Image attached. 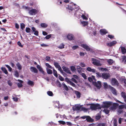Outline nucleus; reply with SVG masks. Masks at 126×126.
<instances>
[{"label": "nucleus", "instance_id": "35", "mask_svg": "<svg viewBox=\"0 0 126 126\" xmlns=\"http://www.w3.org/2000/svg\"><path fill=\"white\" fill-rule=\"evenodd\" d=\"M81 23L83 25V26H87L88 24V22L86 21H82L81 22Z\"/></svg>", "mask_w": 126, "mask_h": 126}, {"label": "nucleus", "instance_id": "52", "mask_svg": "<svg viewBox=\"0 0 126 126\" xmlns=\"http://www.w3.org/2000/svg\"><path fill=\"white\" fill-rule=\"evenodd\" d=\"M71 80L73 81L74 82L76 83H78V81L74 78H71Z\"/></svg>", "mask_w": 126, "mask_h": 126}, {"label": "nucleus", "instance_id": "8", "mask_svg": "<svg viewBox=\"0 0 126 126\" xmlns=\"http://www.w3.org/2000/svg\"><path fill=\"white\" fill-rule=\"evenodd\" d=\"M81 46L85 49L87 51H90V47L86 44H82L81 45Z\"/></svg>", "mask_w": 126, "mask_h": 126}, {"label": "nucleus", "instance_id": "11", "mask_svg": "<svg viewBox=\"0 0 126 126\" xmlns=\"http://www.w3.org/2000/svg\"><path fill=\"white\" fill-rule=\"evenodd\" d=\"M117 43V42L115 41H113L107 43V46H108L111 47L114 46Z\"/></svg>", "mask_w": 126, "mask_h": 126}, {"label": "nucleus", "instance_id": "3", "mask_svg": "<svg viewBox=\"0 0 126 126\" xmlns=\"http://www.w3.org/2000/svg\"><path fill=\"white\" fill-rule=\"evenodd\" d=\"M111 83L112 85L118 86L119 83L117 79L115 78H112L111 80Z\"/></svg>", "mask_w": 126, "mask_h": 126}, {"label": "nucleus", "instance_id": "41", "mask_svg": "<svg viewBox=\"0 0 126 126\" xmlns=\"http://www.w3.org/2000/svg\"><path fill=\"white\" fill-rule=\"evenodd\" d=\"M81 75L84 79H87V76L85 73H82L81 74Z\"/></svg>", "mask_w": 126, "mask_h": 126}, {"label": "nucleus", "instance_id": "45", "mask_svg": "<svg viewBox=\"0 0 126 126\" xmlns=\"http://www.w3.org/2000/svg\"><path fill=\"white\" fill-rule=\"evenodd\" d=\"M96 76L98 78H100L102 77V74L101 75V74L99 72L96 73Z\"/></svg>", "mask_w": 126, "mask_h": 126}, {"label": "nucleus", "instance_id": "60", "mask_svg": "<svg viewBox=\"0 0 126 126\" xmlns=\"http://www.w3.org/2000/svg\"><path fill=\"white\" fill-rule=\"evenodd\" d=\"M108 37L110 38V39H112L114 37V36L112 35H110V34H109L108 35Z\"/></svg>", "mask_w": 126, "mask_h": 126}, {"label": "nucleus", "instance_id": "50", "mask_svg": "<svg viewBox=\"0 0 126 126\" xmlns=\"http://www.w3.org/2000/svg\"><path fill=\"white\" fill-rule=\"evenodd\" d=\"M59 78L61 81H63L64 80V78L61 75H59Z\"/></svg>", "mask_w": 126, "mask_h": 126}, {"label": "nucleus", "instance_id": "49", "mask_svg": "<svg viewBox=\"0 0 126 126\" xmlns=\"http://www.w3.org/2000/svg\"><path fill=\"white\" fill-rule=\"evenodd\" d=\"M121 95L122 97L124 98L126 96V94H125V93L124 92H122L121 93Z\"/></svg>", "mask_w": 126, "mask_h": 126}, {"label": "nucleus", "instance_id": "55", "mask_svg": "<svg viewBox=\"0 0 126 126\" xmlns=\"http://www.w3.org/2000/svg\"><path fill=\"white\" fill-rule=\"evenodd\" d=\"M51 36V34L48 35H47L45 37V38L47 39H49Z\"/></svg>", "mask_w": 126, "mask_h": 126}, {"label": "nucleus", "instance_id": "63", "mask_svg": "<svg viewBox=\"0 0 126 126\" xmlns=\"http://www.w3.org/2000/svg\"><path fill=\"white\" fill-rule=\"evenodd\" d=\"M88 79L89 81L91 82L93 81L92 78L91 77H90L88 78Z\"/></svg>", "mask_w": 126, "mask_h": 126}, {"label": "nucleus", "instance_id": "61", "mask_svg": "<svg viewBox=\"0 0 126 126\" xmlns=\"http://www.w3.org/2000/svg\"><path fill=\"white\" fill-rule=\"evenodd\" d=\"M98 126H105V124L104 123H100L98 124Z\"/></svg>", "mask_w": 126, "mask_h": 126}, {"label": "nucleus", "instance_id": "21", "mask_svg": "<svg viewBox=\"0 0 126 126\" xmlns=\"http://www.w3.org/2000/svg\"><path fill=\"white\" fill-rule=\"evenodd\" d=\"M121 51L122 53L123 54H125L126 53V49L124 47L122 46L121 47Z\"/></svg>", "mask_w": 126, "mask_h": 126}, {"label": "nucleus", "instance_id": "2", "mask_svg": "<svg viewBox=\"0 0 126 126\" xmlns=\"http://www.w3.org/2000/svg\"><path fill=\"white\" fill-rule=\"evenodd\" d=\"M92 60L93 61V64L95 66H100L102 65V64L100 63V61L99 60L95 58H92Z\"/></svg>", "mask_w": 126, "mask_h": 126}, {"label": "nucleus", "instance_id": "28", "mask_svg": "<svg viewBox=\"0 0 126 126\" xmlns=\"http://www.w3.org/2000/svg\"><path fill=\"white\" fill-rule=\"evenodd\" d=\"M47 72L48 74H51L52 73V71L49 69L47 68H46Z\"/></svg>", "mask_w": 126, "mask_h": 126}, {"label": "nucleus", "instance_id": "25", "mask_svg": "<svg viewBox=\"0 0 126 126\" xmlns=\"http://www.w3.org/2000/svg\"><path fill=\"white\" fill-rule=\"evenodd\" d=\"M77 69L78 72L79 73H80L82 72V68H81L80 66H78Z\"/></svg>", "mask_w": 126, "mask_h": 126}, {"label": "nucleus", "instance_id": "23", "mask_svg": "<svg viewBox=\"0 0 126 126\" xmlns=\"http://www.w3.org/2000/svg\"><path fill=\"white\" fill-rule=\"evenodd\" d=\"M75 92L77 97L79 98L81 96V94L80 92L77 91H75Z\"/></svg>", "mask_w": 126, "mask_h": 126}, {"label": "nucleus", "instance_id": "20", "mask_svg": "<svg viewBox=\"0 0 126 126\" xmlns=\"http://www.w3.org/2000/svg\"><path fill=\"white\" fill-rule=\"evenodd\" d=\"M81 108V106L79 105L76 106L73 108L74 110H80Z\"/></svg>", "mask_w": 126, "mask_h": 126}, {"label": "nucleus", "instance_id": "29", "mask_svg": "<svg viewBox=\"0 0 126 126\" xmlns=\"http://www.w3.org/2000/svg\"><path fill=\"white\" fill-rule=\"evenodd\" d=\"M1 69L3 72L5 74H8V71L6 68L2 67L1 68Z\"/></svg>", "mask_w": 126, "mask_h": 126}, {"label": "nucleus", "instance_id": "10", "mask_svg": "<svg viewBox=\"0 0 126 126\" xmlns=\"http://www.w3.org/2000/svg\"><path fill=\"white\" fill-rule=\"evenodd\" d=\"M63 71L66 72L67 73L71 74V73L70 71L69 68L65 66H63L62 67Z\"/></svg>", "mask_w": 126, "mask_h": 126}, {"label": "nucleus", "instance_id": "14", "mask_svg": "<svg viewBox=\"0 0 126 126\" xmlns=\"http://www.w3.org/2000/svg\"><path fill=\"white\" fill-rule=\"evenodd\" d=\"M110 88L111 90V92L112 94L115 95H117V93L114 87L110 86Z\"/></svg>", "mask_w": 126, "mask_h": 126}, {"label": "nucleus", "instance_id": "19", "mask_svg": "<svg viewBox=\"0 0 126 126\" xmlns=\"http://www.w3.org/2000/svg\"><path fill=\"white\" fill-rule=\"evenodd\" d=\"M27 84L29 85L32 86H33L34 85V83L33 81L29 79L27 82Z\"/></svg>", "mask_w": 126, "mask_h": 126}, {"label": "nucleus", "instance_id": "57", "mask_svg": "<svg viewBox=\"0 0 126 126\" xmlns=\"http://www.w3.org/2000/svg\"><path fill=\"white\" fill-rule=\"evenodd\" d=\"M6 66L8 68L9 70L10 71H12V69L9 66V65H6Z\"/></svg>", "mask_w": 126, "mask_h": 126}, {"label": "nucleus", "instance_id": "30", "mask_svg": "<svg viewBox=\"0 0 126 126\" xmlns=\"http://www.w3.org/2000/svg\"><path fill=\"white\" fill-rule=\"evenodd\" d=\"M53 74L56 77H58V75L57 74V71L54 69H53Z\"/></svg>", "mask_w": 126, "mask_h": 126}, {"label": "nucleus", "instance_id": "38", "mask_svg": "<svg viewBox=\"0 0 126 126\" xmlns=\"http://www.w3.org/2000/svg\"><path fill=\"white\" fill-rule=\"evenodd\" d=\"M31 30L30 28L29 27H27L25 29L26 32L27 33H29L30 32Z\"/></svg>", "mask_w": 126, "mask_h": 126}, {"label": "nucleus", "instance_id": "48", "mask_svg": "<svg viewBox=\"0 0 126 126\" xmlns=\"http://www.w3.org/2000/svg\"><path fill=\"white\" fill-rule=\"evenodd\" d=\"M67 9H68V10H70L71 11H72L74 9L73 8L69 6L68 5L67 7H66Z\"/></svg>", "mask_w": 126, "mask_h": 126}, {"label": "nucleus", "instance_id": "33", "mask_svg": "<svg viewBox=\"0 0 126 126\" xmlns=\"http://www.w3.org/2000/svg\"><path fill=\"white\" fill-rule=\"evenodd\" d=\"M14 75L17 78L19 77V74L17 71H16L15 72Z\"/></svg>", "mask_w": 126, "mask_h": 126}, {"label": "nucleus", "instance_id": "39", "mask_svg": "<svg viewBox=\"0 0 126 126\" xmlns=\"http://www.w3.org/2000/svg\"><path fill=\"white\" fill-rule=\"evenodd\" d=\"M126 105H119V108L120 109H122L123 108H125V109Z\"/></svg>", "mask_w": 126, "mask_h": 126}, {"label": "nucleus", "instance_id": "53", "mask_svg": "<svg viewBox=\"0 0 126 126\" xmlns=\"http://www.w3.org/2000/svg\"><path fill=\"white\" fill-rule=\"evenodd\" d=\"M101 118V116L100 115L96 116L95 117V119L97 120H98Z\"/></svg>", "mask_w": 126, "mask_h": 126}, {"label": "nucleus", "instance_id": "64", "mask_svg": "<svg viewBox=\"0 0 126 126\" xmlns=\"http://www.w3.org/2000/svg\"><path fill=\"white\" fill-rule=\"evenodd\" d=\"M121 80L125 84H126V79H125L122 78Z\"/></svg>", "mask_w": 126, "mask_h": 126}, {"label": "nucleus", "instance_id": "26", "mask_svg": "<svg viewBox=\"0 0 126 126\" xmlns=\"http://www.w3.org/2000/svg\"><path fill=\"white\" fill-rule=\"evenodd\" d=\"M40 25L41 27L43 28H46L48 26L47 24L44 23H41Z\"/></svg>", "mask_w": 126, "mask_h": 126}, {"label": "nucleus", "instance_id": "36", "mask_svg": "<svg viewBox=\"0 0 126 126\" xmlns=\"http://www.w3.org/2000/svg\"><path fill=\"white\" fill-rule=\"evenodd\" d=\"M54 64L55 67L56 68H57L58 67H60V65L58 63L56 62H54Z\"/></svg>", "mask_w": 126, "mask_h": 126}, {"label": "nucleus", "instance_id": "18", "mask_svg": "<svg viewBox=\"0 0 126 126\" xmlns=\"http://www.w3.org/2000/svg\"><path fill=\"white\" fill-rule=\"evenodd\" d=\"M95 85L98 88L100 89L101 86V82L100 81H98L97 83L95 82Z\"/></svg>", "mask_w": 126, "mask_h": 126}, {"label": "nucleus", "instance_id": "24", "mask_svg": "<svg viewBox=\"0 0 126 126\" xmlns=\"http://www.w3.org/2000/svg\"><path fill=\"white\" fill-rule=\"evenodd\" d=\"M16 65L18 68V69L19 70L21 69L22 67L21 65L19 62H18L16 64Z\"/></svg>", "mask_w": 126, "mask_h": 126}, {"label": "nucleus", "instance_id": "1", "mask_svg": "<svg viewBox=\"0 0 126 126\" xmlns=\"http://www.w3.org/2000/svg\"><path fill=\"white\" fill-rule=\"evenodd\" d=\"M90 108L92 110H96L97 109H101V107L100 106V105L98 104H91Z\"/></svg>", "mask_w": 126, "mask_h": 126}, {"label": "nucleus", "instance_id": "13", "mask_svg": "<svg viewBox=\"0 0 126 126\" xmlns=\"http://www.w3.org/2000/svg\"><path fill=\"white\" fill-rule=\"evenodd\" d=\"M67 38V39L70 40H72L74 39V35L71 34H68Z\"/></svg>", "mask_w": 126, "mask_h": 126}, {"label": "nucleus", "instance_id": "43", "mask_svg": "<svg viewBox=\"0 0 126 126\" xmlns=\"http://www.w3.org/2000/svg\"><path fill=\"white\" fill-rule=\"evenodd\" d=\"M65 81L67 82L69 84L71 81L69 80V79L67 77H66L65 79Z\"/></svg>", "mask_w": 126, "mask_h": 126}, {"label": "nucleus", "instance_id": "37", "mask_svg": "<svg viewBox=\"0 0 126 126\" xmlns=\"http://www.w3.org/2000/svg\"><path fill=\"white\" fill-rule=\"evenodd\" d=\"M107 62L110 65H111L113 63V61L111 59H109Z\"/></svg>", "mask_w": 126, "mask_h": 126}, {"label": "nucleus", "instance_id": "51", "mask_svg": "<svg viewBox=\"0 0 126 126\" xmlns=\"http://www.w3.org/2000/svg\"><path fill=\"white\" fill-rule=\"evenodd\" d=\"M58 122L61 124L63 125H64L65 124V122L63 121H58Z\"/></svg>", "mask_w": 126, "mask_h": 126}, {"label": "nucleus", "instance_id": "56", "mask_svg": "<svg viewBox=\"0 0 126 126\" xmlns=\"http://www.w3.org/2000/svg\"><path fill=\"white\" fill-rule=\"evenodd\" d=\"M17 44L19 46L21 47H23V45H22L20 41H18L17 42Z\"/></svg>", "mask_w": 126, "mask_h": 126}, {"label": "nucleus", "instance_id": "12", "mask_svg": "<svg viewBox=\"0 0 126 126\" xmlns=\"http://www.w3.org/2000/svg\"><path fill=\"white\" fill-rule=\"evenodd\" d=\"M17 81L19 82L17 83L18 87L19 88L22 87L23 86L22 84L23 82V81L19 79H18Z\"/></svg>", "mask_w": 126, "mask_h": 126}, {"label": "nucleus", "instance_id": "47", "mask_svg": "<svg viewBox=\"0 0 126 126\" xmlns=\"http://www.w3.org/2000/svg\"><path fill=\"white\" fill-rule=\"evenodd\" d=\"M81 17L83 19L86 20H87L88 19V18H87L86 16L84 15H82L81 16Z\"/></svg>", "mask_w": 126, "mask_h": 126}, {"label": "nucleus", "instance_id": "31", "mask_svg": "<svg viewBox=\"0 0 126 126\" xmlns=\"http://www.w3.org/2000/svg\"><path fill=\"white\" fill-rule=\"evenodd\" d=\"M64 45L62 43L58 47L60 49H62L64 47Z\"/></svg>", "mask_w": 126, "mask_h": 126}, {"label": "nucleus", "instance_id": "5", "mask_svg": "<svg viewBox=\"0 0 126 126\" xmlns=\"http://www.w3.org/2000/svg\"><path fill=\"white\" fill-rule=\"evenodd\" d=\"M38 11L35 9H32L29 10V13L31 15H35L37 13Z\"/></svg>", "mask_w": 126, "mask_h": 126}, {"label": "nucleus", "instance_id": "9", "mask_svg": "<svg viewBox=\"0 0 126 126\" xmlns=\"http://www.w3.org/2000/svg\"><path fill=\"white\" fill-rule=\"evenodd\" d=\"M36 67L39 71L41 72L43 75H45L46 74V73L43 70V69L41 67L40 65H37Z\"/></svg>", "mask_w": 126, "mask_h": 126}, {"label": "nucleus", "instance_id": "59", "mask_svg": "<svg viewBox=\"0 0 126 126\" xmlns=\"http://www.w3.org/2000/svg\"><path fill=\"white\" fill-rule=\"evenodd\" d=\"M69 84L75 87H76V85L74 83L72 82L71 81Z\"/></svg>", "mask_w": 126, "mask_h": 126}, {"label": "nucleus", "instance_id": "42", "mask_svg": "<svg viewBox=\"0 0 126 126\" xmlns=\"http://www.w3.org/2000/svg\"><path fill=\"white\" fill-rule=\"evenodd\" d=\"M103 111L106 114H108L110 112V110L108 109H104L103 110Z\"/></svg>", "mask_w": 126, "mask_h": 126}, {"label": "nucleus", "instance_id": "58", "mask_svg": "<svg viewBox=\"0 0 126 126\" xmlns=\"http://www.w3.org/2000/svg\"><path fill=\"white\" fill-rule=\"evenodd\" d=\"M87 53L86 52L83 53L82 52H80L79 54L81 56H84L85 54H86Z\"/></svg>", "mask_w": 126, "mask_h": 126}, {"label": "nucleus", "instance_id": "16", "mask_svg": "<svg viewBox=\"0 0 126 126\" xmlns=\"http://www.w3.org/2000/svg\"><path fill=\"white\" fill-rule=\"evenodd\" d=\"M86 120L89 123L93 122L94 121V120L90 116H87Z\"/></svg>", "mask_w": 126, "mask_h": 126}, {"label": "nucleus", "instance_id": "32", "mask_svg": "<svg viewBox=\"0 0 126 126\" xmlns=\"http://www.w3.org/2000/svg\"><path fill=\"white\" fill-rule=\"evenodd\" d=\"M122 61L123 62H124V63H126V56H123L122 58Z\"/></svg>", "mask_w": 126, "mask_h": 126}, {"label": "nucleus", "instance_id": "62", "mask_svg": "<svg viewBox=\"0 0 126 126\" xmlns=\"http://www.w3.org/2000/svg\"><path fill=\"white\" fill-rule=\"evenodd\" d=\"M79 48V47L78 46H74L72 47V48L74 50H75L77 48Z\"/></svg>", "mask_w": 126, "mask_h": 126}, {"label": "nucleus", "instance_id": "7", "mask_svg": "<svg viewBox=\"0 0 126 126\" xmlns=\"http://www.w3.org/2000/svg\"><path fill=\"white\" fill-rule=\"evenodd\" d=\"M110 77V75L106 73H103L102 74V78L103 79H107Z\"/></svg>", "mask_w": 126, "mask_h": 126}, {"label": "nucleus", "instance_id": "15", "mask_svg": "<svg viewBox=\"0 0 126 126\" xmlns=\"http://www.w3.org/2000/svg\"><path fill=\"white\" fill-rule=\"evenodd\" d=\"M30 70L32 72H34L35 73H37L38 72L37 69L35 67L31 66L30 68Z\"/></svg>", "mask_w": 126, "mask_h": 126}, {"label": "nucleus", "instance_id": "54", "mask_svg": "<svg viewBox=\"0 0 126 126\" xmlns=\"http://www.w3.org/2000/svg\"><path fill=\"white\" fill-rule=\"evenodd\" d=\"M81 110L84 111H86L88 110L84 107H82L81 108Z\"/></svg>", "mask_w": 126, "mask_h": 126}, {"label": "nucleus", "instance_id": "6", "mask_svg": "<svg viewBox=\"0 0 126 126\" xmlns=\"http://www.w3.org/2000/svg\"><path fill=\"white\" fill-rule=\"evenodd\" d=\"M112 104V106L110 108V110H116L119 105L118 104L116 103H114Z\"/></svg>", "mask_w": 126, "mask_h": 126}, {"label": "nucleus", "instance_id": "4", "mask_svg": "<svg viewBox=\"0 0 126 126\" xmlns=\"http://www.w3.org/2000/svg\"><path fill=\"white\" fill-rule=\"evenodd\" d=\"M103 103L104 107L106 108H108L112 104V102L110 101H106L104 102Z\"/></svg>", "mask_w": 126, "mask_h": 126}, {"label": "nucleus", "instance_id": "27", "mask_svg": "<svg viewBox=\"0 0 126 126\" xmlns=\"http://www.w3.org/2000/svg\"><path fill=\"white\" fill-rule=\"evenodd\" d=\"M62 84L63 86V87L64 89L66 91H68L69 90V89L67 86L65 84L64 82Z\"/></svg>", "mask_w": 126, "mask_h": 126}, {"label": "nucleus", "instance_id": "40", "mask_svg": "<svg viewBox=\"0 0 126 126\" xmlns=\"http://www.w3.org/2000/svg\"><path fill=\"white\" fill-rule=\"evenodd\" d=\"M20 27L21 29L23 30L25 28V25L24 23H22L20 24Z\"/></svg>", "mask_w": 126, "mask_h": 126}, {"label": "nucleus", "instance_id": "22", "mask_svg": "<svg viewBox=\"0 0 126 126\" xmlns=\"http://www.w3.org/2000/svg\"><path fill=\"white\" fill-rule=\"evenodd\" d=\"M86 70L87 71L90 72H92L93 73H95V69H92L90 67H88Z\"/></svg>", "mask_w": 126, "mask_h": 126}, {"label": "nucleus", "instance_id": "44", "mask_svg": "<svg viewBox=\"0 0 126 126\" xmlns=\"http://www.w3.org/2000/svg\"><path fill=\"white\" fill-rule=\"evenodd\" d=\"M46 65L48 68L51 69H52L53 67L48 63H46L45 64Z\"/></svg>", "mask_w": 126, "mask_h": 126}, {"label": "nucleus", "instance_id": "34", "mask_svg": "<svg viewBox=\"0 0 126 126\" xmlns=\"http://www.w3.org/2000/svg\"><path fill=\"white\" fill-rule=\"evenodd\" d=\"M47 94L50 96H52L53 95V94L52 92L51 91H48L47 93Z\"/></svg>", "mask_w": 126, "mask_h": 126}, {"label": "nucleus", "instance_id": "17", "mask_svg": "<svg viewBox=\"0 0 126 126\" xmlns=\"http://www.w3.org/2000/svg\"><path fill=\"white\" fill-rule=\"evenodd\" d=\"M99 31L100 34L102 35H105L108 33V32L105 29H101Z\"/></svg>", "mask_w": 126, "mask_h": 126}, {"label": "nucleus", "instance_id": "46", "mask_svg": "<svg viewBox=\"0 0 126 126\" xmlns=\"http://www.w3.org/2000/svg\"><path fill=\"white\" fill-rule=\"evenodd\" d=\"M71 71H74L76 70V69L74 66H72L71 67Z\"/></svg>", "mask_w": 126, "mask_h": 126}]
</instances>
